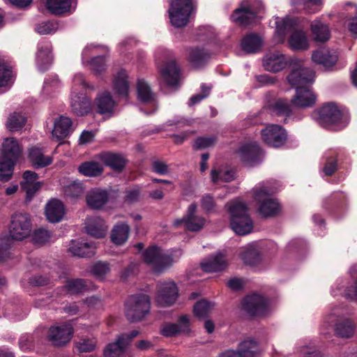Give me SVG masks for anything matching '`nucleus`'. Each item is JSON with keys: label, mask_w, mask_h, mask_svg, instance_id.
<instances>
[{"label": "nucleus", "mask_w": 357, "mask_h": 357, "mask_svg": "<svg viewBox=\"0 0 357 357\" xmlns=\"http://www.w3.org/2000/svg\"><path fill=\"white\" fill-rule=\"evenodd\" d=\"M15 162L0 158V180L2 181H9L13 175Z\"/></svg>", "instance_id": "09e8293b"}, {"label": "nucleus", "mask_w": 357, "mask_h": 357, "mask_svg": "<svg viewBox=\"0 0 357 357\" xmlns=\"http://www.w3.org/2000/svg\"><path fill=\"white\" fill-rule=\"evenodd\" d=\"M190 331V319L186 314L179 317L178 324L165 323L160 328L161 335L167 337L180 333H188Z\"/></svg>", "instance_id": "aec40b11"}, {"label": "nucleus", "mask_w": 357, "mask_h": 357, "mask_svg": "<svg viewBox=\"0 0 357 357\" xmlns=\"http://www.w3.org/2000/svg\"><path fill=\"white\" fill-rule=\"evenodd\" d=\"M243 307L251 316L265 315L268 311L267 301L258 294L246 296L243 301Z\"/></svg>", "instance_id": "f3484780"}, {"label": "nucleus", "mask_w": 357, "mask_h": 357, "mask_svg": "<svg viewBox=\"0 0 357 357\" xmlns=\"http://www.w3.org/2000/svg\"><path fill=\"white\" fill-rule=\"evenodd\" d=\"M85 229L89 235L95 238H102L107 234V226L100 217H92L86 219Z\"/></svg>", "instance_id": "c756f323"}, {"label": "nucleus", "mask_w": 357, "mask_h": 357, "mask_svg": "<svg viewBox=\"0 0 357 357\" xmlns=\"http://www.w3.org/2000/svg\"><path fill=\"white\" fill-rule=\"evenodd\" d=\"M201 205L203 209L206 212L213 211L215 208V202L213 198L209 195L203 196L201 199Z\"/></svg>", "instance_id": "69168bd1"}, {"label": "nucleus", "mask_w": 357, "mask_h": 357, "mask_svg": "<svg viewBox=\"0 0 357 357\" xmlns=\"http://www.w3.org/2000/svg\"><path fill=\"white\" fill-rule=\"evenodd\" d=\"M26 118L20 112H13L8 119L6 127L10 131H17L26 123Z\"/></svg>", "instance_id": "49530a36"}, {"label": "nucleus", "mask_w": 357, "mask_h": 357, "mask_svg": "<svg viewBox=\"0 0 357 357\" xmlns=\"http://www.w3.org/2000/svg\"><path fill=\"white\" fill-rule=\"evenodd\" d=\"M52 137L57 140L63 139L68 136L73 130V122L68 117L61 116L54 121Z\"/></svg>", "instance_id": "7c9ffc66"}, {"label": "nucleus", "mask_w": 357, "mask_h": 357, "mask_svg": "<svg viewBox=\"0 0 357 357\" xmlns=\"http://www.w3.org/2000/svg\"><path fill=\"white\" fill-rule=\"evenodd\" d=\"M78 169L80 174L86 176H97L103 171L102 165L94 161L83 162Z\"/></svg>", "instance_id": "c03bdc74"}, {"label": "nucleus", "mask_w": 357, "mask_h": 357, "mask_svg": "<svg viewBox=\"0 0 357 357\" xmlns=\"http://www.w3.org/2000/svg\"><path fill=\"white\" fill-rule=\"evenodd\" d=\"M51 51L52 45L50 42L41 41L38 44L36 62L39 70L45 71L52 64V56Z\"/></svg>", "instance_id": "412c9836"}, {"label": "nucleus", "mask_w": 357, "mask_h": 357, "mask_svg": "<svg viewBox=\"0 0 357 357\" xmlns=\"http://www.w3.org/2000/svg\"><path fill=\"white\" fill-rule=\"evenodd\" d=\"M108 199L107 191L100 188H93L86 195V204L93 209L102 208L107 204Z\"/></svg>", "instance_id": "393cba45"}, {"label": "nucleus", "mask_w": 357, "mask_h": 357, "mask_svg": "<svg viewBox=\"0 0 357 357\" xmlns=\"http://www.w3.org/2000/svg\"><path fill=\"white\" fill-rule=\"evenodd\" d=\"M289 61L286 56L278 51L268 52L263 58V66L269 72L277 73L284 69Z\"/></svg>", "instance_id": "6ab92c4d"}, {"label": "nucleus", "mask_w": 357, "mask_h": 357, "mask_svg": "<svg viewBox=\"0 0 357 357\" xmlns=\"http://www.w3.org/2000/svg\"><path fill=\"white\" fill-rule=\"evenodd\" d=\"M143 257L144 262L157 273L162 272L174 262L170 255L155 246L146 249L143 254Z\"/></svg>", "instance_id": "f8f14e48"}, {"label": "nucleus", "mask_w": 357, "mask_h": 357, "mask_svg": "<svg viewBox=\"0 0 357 357\" xmlns=\"http://www.w3.org/2000/svg\"><path fill=\"white\" fill-rule=\"evenodd\" d=\"M276 191L270 181H263L252 189L254 200L257 203L259 213L263 217H272L280 211L278 201L271 197Z\"/></svg>", "instance_id": "f03ea898"}, {"label": "nucleus", "mask_w": 357, "mask_h": 357, "mask_svg": "<svg viewBox=\"0 0 357 357\" xmlns=\"http://www.w3.org/2000/svg\"><path fill=\"white\" fill-rule=\"evenodd\" d=\"M178 296V290L173 281L160 282L157 285L155 301L162 307L173 305Z\"/></svg>", "instance_id": "4468645a"}, {"label": "nucleus", "mask_w": 357, "mask_h": 357, "mask_svg": "<svg viewBox=\"0 0 357 357\" xmlns=\"http://www.w3.org/2000/svg\"><path fill=\"white\" fill-rule=\"evenodd\" d=\"M128 74L124 70H119L113 80V89L119 96L126 98L129 93Z\"/></svg>", "instance_id": "473e14b6"}, {"label": "nucleus", "mask_w": 357, "mask_h": 357, "mask_svg": "<svg viewBox=\"0 0 357 357\" xmlns=\"http://www.w3.org/2000/svg\"><path fill=\"white\" fill-rule=\"evenodd\" d=\"M262 140L268 145L273 147L282 146L287 140V132L280 126L271 124L261 132Z\"/></svg>", "instance_id": "dca6fc26"}, {"label": "nucleus", "mask_w": 357, "mask_h": 357, "mask_svg": "<svg viewBox=\"0 0 357 357\" xmlns=\"http://www.w3.org/2000/svg\"><path fill=\"white\" fill-rule=\"evenodd\" d=\"M209 57L210 54L204 49L193 47L189 50L188 60L195 68L202 66Z\"/></svg>", "instance_id": "ea45409f"}, {"label": "nucleus", "mask_w": 357, "mask_h": 357, "mask_svg": "<svg viewBox=\"0 0 357 357\" xmlns=\"http://www.w3.org/2000/svg\"><path fill=\"white\" fill-rule=\"evenodd\" d=\"M316 95L309 86L296 88L295 96L291 100V105L298 107H309L314 105Z\"/></svg>", "instance_id": "4be33fe9"}, {"label": "nucleus", "mask_w": 357, "mask_h": 357, "mask_svg": "<svg viewBox=\"0 0 357 357\" xmlns=\"http://www.w3.org/2000/svg\"><path fill=\"white\" fill-rule=\"evenodd\" d=\"M73 333L74 329L70 322L57 324L50 327L47 339L54 347H63L70 342Z\"/></svg>", "instance_id": "9b49d317"}, {"label": "nucleus", "mask_w": 357, "mask_h": 357, "mask_svg": "<svg viewBox=\"0 0 357 357\" xmlns=\"http://www.w3.org/2000/svg\"><path fill=\"white\" fill-rule=\"evenodd\" d=\"M89 87L82 74L77 73L74 76L70 105L72 112L77 116H84L91 110V101L85 93V90Z\"/></svg>", "instance_id": "7ed1b4c3"}, {"label": "nucleus", "mask_w": 357, "mask_h": 357, "mask_svg": "<svg viewBox=\"0 0 357 357\" xmlns=\"http://www.w3.org/2000/svg\"><path fill=\"white\" fill-rule=\"evenodd\" d=\"M84 190L83 184L80 182L73 181L65 186L63 188L64 195L70 198L80 197Z\"/></svg>", "instance_id": "8fccbe9b"}, {"label": "nucleus", "mask_w": 357, "mask_h": 357, "mask_svg": "<svg viewBox=\"0 0 357 357\" xmlns=\"http://www.w3.org/2000/svg\"><path fill=\"white\" fill-rule=\"evenodd\" d=\"M152 170L160 175H165L169 172L168 165L161 161H154L152 163Z\"/></svg>", "instance_id": "0e129e2a"}, {"label": "nucleus", "mask_w": 357, "mask_h": 357, "mask_svg": "<svg viewBox=\"0 0 357 357\" xmlns=\"http://www.w3.org/2000/svg\"><path fill=\"white\" fill-rule=\"evenodd\" d=\"M261 153V149L257 143L244 145L238 151L241 161L248 166H252L257 163Z\"/></svg>", "instance_id": "bb28decb"}, {"label": "nucleus", "mask_w": 357, "mask_h": 357, "mask_svg": "<svg viewBox=\"0 0 357 357\" xmlns=\"http://www.w3.org/2000/svg\"><path fill=\"white\" fill-rule=\"evenodd\" d=\"M11 77V71L9 66L4 61L0 59V87H3L8 85Z\"/></svg>", "instance_id": "bf43d9fd"}, {"label": "nucleus", "mask_w": 357, "mask_h": 357, "mask_svg": "<svg viewBox=\"0 0 357 357\" xmlns=\"http://www.w3.org/2000/svg\"><path fill=\"white\" fill-rule=\"evenodd\" d=\"M137 92L139 100L142 102H151L154 100V95L149 85L143 79H138Z\"/></svg>", "instance_id": "37998d69"}, {"label": "nucleus", "mask_w": 357, "mask_h": 357, "mask_svg": "<svg viewBox=\"0 0 357 357\" xmlns=\"http://www.w3.org/2000/svg\"><path fill=\"white\" fill-rule=\"evenodd\" d=\"M140 190L139 188H133L126 192L125 200L127 202L132 203L139 199Z\"/></svg>", "instance_id": "774afa93"}, {"label": "nucleus", "mask_w": 357, "mask_h": 357, "mask_svg": "<svg viewBox=\"0 0 357 357\" xmlns=\"http://www.w3.org/2000/svg\"><path fill=\"white\" fill-rule=\"evenodd\" d=\"M91 271L97 278L102 279L110 271V268L107 263L99 261L93 265Z\"/></svg>", "instance_id": "4d7b16f0"}, {"label": "nucleus", "mask_w": 357, "mask_h": 357, "mask_svg": "<svg viewBox=\"0 0 357 357\" xmlns=\"http://www.w3.org/2000/svg\"><path fill=\"white\" fill-rule=\"evenodd\" d=\"M272 111L277 115L289 116L291 112V105L287 100L278 99L271 107Z\"/></svg>", "instance_id": "3c124183"}, {"label": "nucleus", "mask_w": 357, "mask_h": 357, "mask_svg": "<svg viewBox=\"0 0 357 357\" xmlns=\"http://www.w3.org/2000/svg\"><path fill=\"white\" fill-rule=\"evenodd\" d=\"M263 10V5L258 0H245L240 7L236 8L231 16L232 21L240 25L252 23L257 14Z\"/></svg>", "instance_id": "0eeeda50"}, {"label": "nucleus", "mask_w": 357, "mask_h": 357, "mask_svg": "<svg viewBox=\"0 0 357 357\" xmlns=\"http://www.w3.org/2000/svg\"><path fill=\"white\" fill-rule=\"evenodd\" d=\"M192 10L191 0H172L169 9L172 24L175 27L185 26L189 22Z\"/></svg>", "instance_id": "9d476101"}, {"label": "nucleus", "mask_w": 357, "mask_h": 357, "mask_svg": "<svg viewBox=\"0 0 357 357\" xmlns=\"http://www.w3.org/2000/svg\"><path fill=\"white\" fill-rule=\"evenodd\" d=\"M96 246L84 241L72 240L68 251L73 255L79 257H90L95 255Z\"/></svg>", "instance_id": "c85d7f7f"}, {"label": "nucleus", "mask_w": 357, "mask_h": 357, "mask_svg": "<svg viewBox=\"0 0 357 357\" xmlns=\"http://www.w3.org/2000/svg\"><path fill=\"white\" fill-rule=\"evenodd\" d=\"M312 119L321 126L333 130L342 129V112L333 103H327L312 114Z\"/></svg>", "instance_id": "39448f33"}, {"label": "nucleus", "mask_w": 357, "mask_h": 357, "mask_svg": "<svg viewBox=\"0 0 357 357\" xmlns=\"http://www.w3.org/2000/svg\"><path fill=\"white\" fill-rule=\"evenodd\" d=\"M90 66L95 73H100L105 69V59L103 56L94 57L91 59Z\"/></svg>", "instance_id": "e2e57ef3"}, {"label": "nucleus", "mask_w": 357, "mask_h": 357, "mask_svg": "<svg viewBox=\"0 0 357 357\" xmlns=\"http://www.w3.org/2000/svg\"><path fill=\"white\" fill-rule=\"evenodd\" d=\"M296 20L286 16L283 18H275V31L274 40L277 43H283L286 33L291 31L288 43L289 47L295 51H304L309 48V40L307 33L302 29H295Z\"/></svg>", "instance_id": "f257e3e1"}, {"label": "nucleus", "mask_w": 357, "mask_h": 357, "mask_svg": "<svg viewBox=\"0 0 357 357\" xmlns=\"http://www.w3.org/2000/svg\"><path fill=\"white\" fill-rule=\"evenodd\" d=\"M150 298L144 294L130 296L126 302L125 313L132 322L141 321L150 311Z\"/></svg>", "instance_id": "423d86ee"}, {"label": "nucleus", "mask_w": 357, "mask_h": 357, "mask_svg": "<svg viewBox=\"0 0 357 357\" xmlns=\"http://www.w3.org/2000/svg\"><path fill=\"white\" fill-rule=\"evenodd\" d=\"M237 352L238 357H257V342L252 340H245L240 343Z\"/></svg>", "instance_id": "79ce46f5"}, {"label": "nucleus", "mask_w": 357, "mask_h": 357, "mask_svg": "<svg viewBox=\"0 0 357 357\" xmlns=\"http://www.w3.org/2000/svg\"><path fill=\"white\" fill-rule=\"evenodd\" d=\"M311 31L314 40L317 42L324 43L330 38V31L328 26L320 21L315 20L312 22Z\"/></svg>", "instance_id": "58836bf2"}, {"label": "nucleus", "mask_w": 357, "mask_h": 357, "mask_svg": "<svg viewBox=\"0 0 357 357\" xmlns=\"http://www.w3.org/2000/svg\"><path fill=\"white\" fill-rule=\"evenodd\" d=\"M312 60L326 68L333 66L337 60L335 54H331L328 50H321L315 51L312 56Z\"/></svg>", "instance_id": "4c0bfd02"}, {"label": "nucleus", "mask_w": 357, "mask_h": 357, "mask_svg": "<svg viewBox=\"0 0 357 357\" xmlns=\"http://www.w3.org/2000/svg\"><path fill=\"white\" fill-rule=\"evenodd\" d=\"M139 332L132 331L129 333L121 335L114 343L109 344L104 350L105 357H120L125 351L129 342L136 336Z\"/></svg>", "instance_id": "a211bd4d"}, {"label": "nucleus", "mask_w": 357, "mask_h": 357, "mask_svg": "<svg viewBox=\"0 0 357 357\" xmlns=\"http://www.w3.org/2000/svg\"><path fill=\"white\" fill-rule=\"evenodd\" d=\"M97 106L100 114L110 113L115 103L108 93H104L97 98Z\"/></svg>", "instance_id": "a18cd8bd"}, {"label": "nucleus", "mask_w": 357, "mask_h": 357, "mask_svg": "<svg viewBox=\"0 0 357 357\" xmlns=\"http://www.w3.org/2000/svg\"><path fill=\"white\" fill-rule=\"evenodd\" d=\"M211 177L214 183L219 181L229 182L234 179V174L232 171L227 169H220L219 171L213 169Z\"/></svg>", "instance_id": "864d4df0"}, {"label": "nucleus", "mask_w": 357, "mask_h": 357, "mask_svg": "<svg viewBox=\"0 0 357 357\" xmlns=\"http://www.w3.org/2000/svg\"><path fill=\"white\" fill-rule=\"evenodd\" d=\"M32 230V220L27 213L17 212L12 215L9 234L13 239L22 241L29 236Z\"/></svg>", "instance_id": "6e6552de"}, {"label": "nucleus", "mask_w": 357, "mask_h": 357, "mask_svg": "<svg viewBox=\"0 0 357 357\" xmlns=\"http://www.w3.org/2000/svg\"><path fill=\"white\" fill-rule=\"evenodd\" d=\"M231 214V227L237 234L244 236L252 231L253 222L248 214V207L245 203L234 201L229 204Z\"/></svg>", "instance_id": "20e7f679"}, {"label": "nucleus", "mask_w": 357, "mask_h": 357, "mask_svg": "<svg viewBox=\"0 0 357 357\" xmlns=\"http://www.w3.org/2000/svg\"><path fill=\"white\" fill-rule=\"evenodd\" d=\"M21 155V149L15 138H7L2 145V158L15 162Z\"/></svg>", "instance_id": "2f4dec72"}, {"label": "nucleus", "mask_w": 357, "mask_h": 357, "mask_svg": "<svg viewBox=\"0 0 357 357\" xmlns=\"http://www.w3.org/2000/svg\"><path fill=\"white\" fill-rule=\"evenodd\" d=\"M240 255L243 262L250 266L255 265L259 260V254L251 245L243 248Z\"/></svg>", "instance_id": "de8ad7c7"}, {"label": "nucleus", "mask_w": 357, "mask_h": 357, "mask_svg": "<svg viewBox=\"0 0 357 357\" xmlns=\"http://www.w3.org/2000/svg\"><path fill=\"white\" fill-rule=\"evenodd\" d=\"M160 73L168 85H176L179 78V68L174 61L168 62L160 68Z\"/></svg>", "instance_id": "72a5a7b5"}, {"label": "nucleus", "mask_w": 357, "mask_h": 357, "mask_svg": "<svg viewBox=\"0 0 357 357\" xmlns=\"http://www.w3.org/2000/svg\"><path fill=\"white\" fill-rule=\"evenodd\" d=\"M99 158L105 165L115 170H121L126 164V161L121 155L113 153H102L99 155Z\"/></svg>", "instance_id": "e433bc0d"}, {"label": "nucleus", "mask_w": 357, "mask_h": 357, "mask_svg": "<svg viewBox=\"0 0 357 357\" xmlns=\"http://www.w3.org/2000/svg\"><path fill=\"white\" fill-rule=\"evenodd\" d=\"M66 289L68 293L74 294L84 291L86 289V285L81 279L70 280L66 284Z\"/></svg>", "instance_id": "13d9d810"}, {"label": "nucleus", "mask_w": 357, "mask_h": 357, "mask_svg": "<svg viewBox=\"0 0 357 357\" xmlns=\"http://www.w3.org/2000/svg\"><path fill=\"white\" fill-rule=\"evenodd\" d=\"M324 321L328 324H334V333L337 337L350 338L355 333V323L349 318L340 317L335 312L328 314Z\"/></svg>", "instance_id": "ddd939ff"}, {"label": "nucleus", "mask_w": 357, "mask_h": 357, "mask_svg": "<svg viewBox=\"0 0 357 357\" xmlns=\"http://www.w3.org/2000/svg\"><path fill=\"white\" fill-rule=\"evenodd\" d=\"M228 265L225 256L222 252L210 255L201 263L202 269L208 273L223 271Z\"/></svg>", "instance_id": "5701e85b"}, {"label": "nucleus", "mask_w": 357, "mask_h": 357, "mask_svg": "<svg viewBox=\"0 0 357 357\" xmlns=\"http://www.w3.org/2000/svg\"><path fill=\"white\" fill-rule=\"evenodd\" d=\"M130 228L126 224L116 225L112 231L111 239L116 245L123 244L128 238Z\"/></svg>", "instance_id": "a19ab883"}, {"label": "nucleus", "mask_w": 357, "mask_h": 357, "mask_svg": "<svg viewBox=\"0 0 357 357\" xmlns=\"http://www.w3.org/2000/svg\"><path fill=\"white\" fill-rule=\"evenodd\" d=\"M213 307L211 303L205 300L200 301L194 306L195 314L199 318H204L211 312Z\"/></svg>", "instance_id": "603ef678"}, {"label": "nucleus", "mask_w": 357, "mask_h": 357, "mask_svg": "<svg viewBox=\"0 0 357 357\" xmlns=\"http://www.w3.org/2000/svg\"><path fill=\"white\" fill-rule=\"evenodd\" d=\"M37 178L38 174L34 172L27 170L23 174V181L20 185L22 190L26 192L27 201H30L40 188V183L36 181Z\"/></svg>", "instance_id": "a878e982"}, {"label": "nucleus", "mask_w": 357, "mask_h": 357, "mask_svg": "<svg viewBox=\"0 0 357 357\" xmlns=\"http://www.w3.org/2000/svg\"><path fill=\"white\" fill-rule=\"evenodd\" d=\"M216 139L213 137H198L194 144L196 149H206L215 144Z\"/></svg>", "instance_id": "680f3d73"}, {"label": "nucleus", "mask_w": 357, "mask_h": 357, "mask_svg": "<svg viewBox=\"0 0 357 357\" xmlns=\"http://www.w3.org/2000/svg\"><path fill=\"white\" fill-rule=\"evenodd\" d=\"M291 71L287 77L288 82L294 87L298 88L311 84L314 79V73L308 68L303 67L302 61L293 58L289 61Z\"/></svg>", "instance_id": "1a4fd4ad"}, {"label": "nucleus", "mask_w": 357, "mask_h": 357, "mask_svg": "<svg viewBox=\"0 0 357 357\" xmlns=\"http://www.w3.org/2000/svg\"><path fill=\"white\" fill-rule=\"evenodd\" d=\"M47 9L53 15H65L71 14L75 8V0H47Z\"/></svg>", "instance_id": "b1692460"}, {"label": "nucleus", "mask_w": 357, "mask_h": 357, "mask_svg": "<svg viewBox=\"0 0 357 357\" xmlns=\"http://www.w3.org/2000/svg\"><path fill=\"white\" fill-rule=\"evenodd\" d=\"M96 343L94 338H82L76 342V348L81 353L91 352L95 349Z\"/></svg>", "instance_id": "5fc2aeb1"}, {"label": "nucleus", "mask_w": 357, "mask_h": 357, "mask_svg": "<svg viewBox=\"0 0 357 357\" xmlns=\"http://www.w3.org/2000/svg\"><path fill=\"white\" fill-rule=\"evenodd\" d=\"M58 26L56 23L52 21H47L36 25V31L40 34H49L56 31Z\"/></svg>", "instance_id": "052dcab7"}, {"label": "nucleus", "mask_w": 357, "mask_h": 357, "mask_svg": "<svg viewBox=\"0 0 357 357\" xmlns=\"http://www.w3.org/2000/svg\"><path fill=\"white\" fill-rule=\"evenodd\" d=\"M262 46L261 38L254 33L245 36L241 41L243 50L248 54H255L259 52Z\"/></svg>", "instance_id": "c9c22d12"}, {"label": "nucleus", "mask_w": 357, "mask_h": 357, "mask_svg": "<svg viewBox=\"0 0 357 357\" xmlns=\"http://www.w3.org/2000/svg\"><path fill=\"white\" fill-rule=\"evenodd\" d=\"M197 206L192 203L188 208L185 216L181 219L176 220L174 222L175 227L183 225L184 228L191 231H199L204 226L206 220L204 218L197 215Z\"/></svg>", "instance_id": "2eb2a0df"}, {"label": "nucleus", "mask_w": 357, "mask_h": 357, "mask_svg": "<svg viewBox=\"0 0 357 357\" xmlns=\"http://www.w3.org/2000/svg\"><path fill=\"white\" fill-rule=\"evenodd\" d=\"M52 238L51 233L45 229H36L33 234V241L37 245H43L48 243Z\"/></svg>", "instance_id": "6e6d98bb"}, {"label": "nucleus", "mask_w": 357, "mask_h": 357, "mask_svg": "<svg viewBox=\"0 0 357 357\" xmlns=\"http://www.w3.org/2000/svg\"><path fill=\"white\" fill-rule=\"evenodd\" d=\"M29 158L35 168L45 167L52 162V158L45 155L42 149L38 147L30 149Z\"/></svg>", "instance_id": "f704fd0d"}, {"label": "nucleus", "mask_w": 357, "mask_h": 357, "mask_svg": "<svg viewBox=\"0 0 357 357\" xmlns=\"http://www.w3.org/2000/svg\"><path fill=\"white\" fill-rule=\"evenodd\" d=\"M323 170L326 175L331 176L336 170V160L333 158H328Z\"/></svg>", "instance_id": "338daca9"}, {"label": "nucleus", "mask_w": 357, "mask_h": 357, "mask_svg": "<svg viewBox=\"0 0 357 357\" xmlns=\"http://www.w3.org/2000/svg\"><path fill=\"white\" fill-rule=\"evenodd\" d=\"M65 213L64 206L59 199H51L46 204L45 213L47 220L50 222H60L64 217Z\"/></svg>", "instance_id": "cd10ccee"}]
</instances>
